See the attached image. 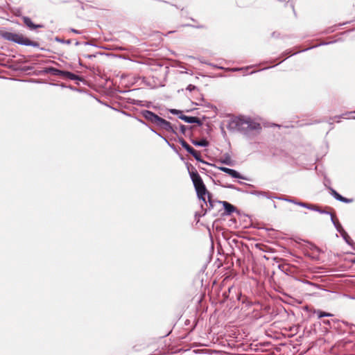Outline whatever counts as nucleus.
<instances>
[{"instance_id":"obj_13","label":"nucleus","mask_w":355,"mask_h":355,"mask_svg":"<svg viewBox=\"0 0 355 355\" xmlns=\"http://www.w3.org/2000/svg\"><path fill=\"white\" fill-rule=\"evenodd\" d=\"M194 157L195 159L197 160V161H199V162H203V163H205V162H204L202 159H201V155H200V153L199 151H197L195 149L193 150V153H191Z\"/></svg>"},{"instance_id":"obj_6","label":"nucleus","mask_w":355,"mask_h":355,"mask_svg":"<svg viewBox=\"0 0 355 355\" xmlns=\"http://www.w3.org/2000/svg\"><path fill=\"white\" fill-rule=\"evenodd\" d=\"M156 125L168 132L173 131V128L171 126V123L161 117L158 120V122L157 123Z\"/></svg>"},{"instance_id":"obj_20","label":"nucleus","mask_w":355,"mask_h":355,"mask_svg":"<svg viewBox=\"0 0 355 355\" xmlns=\"http://www.w3.org/2000/svg\"><path fill=\"white\" fill-rule=\"evenodd\" d=\"M331 194L334 196V197L338 200V196H337V194H339L338 192H336L335 190H331Z\"/></svg>"},{"instance_id":"obj_11","label":"nucleus","mask_w":355,"mask_h":355,"mask_svg":"<svg viewBox=\"0 0 355 355\" xmlns=\"http://www.w3.org/2000/svg\"><path fill=\"white\" fill-rule=\"evenodd\" d=\"M313 313L317 314L318 318H321L322 317H331L333 316V314L327 312L322 311L321 310H314Z\"/></svg>"},{"instance_id":"obj_16","label":"nucleus","mask_w":355,"mask_h":355,"mask_svg":"<svg viewBox=\"0 0 355 355\" xmlns=\"http://www.w3.org/2000/svg\"><path fill=\"white\" fill-rule=\"evenodd\" d=\"M63 73H64V75L70 78L71 80H76L77 79V76L71 73V72H69V71H64V72H62Z\"/></svg>"},{"instance_id":"obj_19","label":"nucleus","mask_w":355,"mask_h":355,"mask_svg":"<svg viewBox=\"0 0 355 355\" xmlns=\"http://www.w3.org/2000/svg\"><path fill=\"white\" fill-rule=\"evenodd\" d=\"M196 89V87L193 85H189L188 87H187V89L191 92V91H193Z\"/></svg>"},{"instance_id":"obj_2","label":"nucleus","mask_w":355,"mask_h":355,"mask_svg":"<svg viewBox=\"0 0 355 355\" xmlns=\"http://www.w3.org/2000/svg\"><path fill=\"white\" fill-rule=\"evenodd\" d=\"M235 128L240 131L248 132L251 130H259L261 128L260 124L250 118L239 117L232 122Z\"/></svg>"},{"instance_id":"obj_1","label":"nucleus","mask_w":355,"mask_h":355,"mask_svg":"<svg viewBox=\"0 0 355 355\" xmlns=\"http://www.w3.org/2000/svg\"><path fill=\"white\" fill-rule=\"evenodd\" d=\"M0 35L6 40L12 41L19 44L38 47L37 42L32 41L20 33H10L7 31L0 32Z\"/></svg>"},{"instance_id":"obj_17","label":"nucleus","mask_w":355,"mask_h":355,"mask_svg":"<svg viewBox=\"0 0 355 355\" xmlns=\"http://www.w3.org/2000/svg\"><path fill=\"white\" fill-rule=\"evenodd\" d=\"M327 209H328L329 210L325 211V210L322 209V208L319 207V211H318V212H320V213L330 214L331 215V216H332V217H334V214H331V211L332 209H331V208H330V207H328Z\"/></svg>"},{"instance_id":"obj_12","label":"nucleus","mask_w":355,"mask_h":355,"mask_svg":"<svg viewBox=\"0 0 355 355\" xmlns=\"http://www.w3.org/2000/svg\"><path fill=\"white\" fill-rule=\"evenodd\" d=\"M193 144L195 146H205V147L208 146V145H209V142L206 139H202L200 141H193Z\"/></svg>"},{"instance_id":"obj_26","label":"nucleus","mask_w":355,"mask_h":355,"mask_svg":"<svg viewBox=\"0 0 355 355\" xmlns=\"http://www.w3.org/2000/svg\"><path fill=\"white\" fill-rule=\"evenodd\" d=\"M352 263H355V258L352 260Z\"/></svg>"},{"instance_id":"obj_24","label":"nucleus","mask_w":355,"mask_h":355,"mask_svg":"<svg viewBox=\"0 0 355 355\" xmlns=\"http://www.w3.org/2000/svg\"><path fill=\"white\" fill-rule=\"evenodd\" d=\"M323 323L325 324H330L329 320H323Z\"/></svg>"},{"instance_id":"obj_21","label":"nucleus","mask_w":355,"mask_h":355,"mask_svg":"<svg viewBox=\"0 0 355 355\" xmlns=\"http://www.w3.org/2000/svg\"><path fill=\"white\" fill-rule=\"evenodd\" d=\"M220 169L222 171H223V172H225V173H228V171L230 170V168H226V167H221V168H220Z\"/></svg>"},{"instance_id":"obj_5","label":"nucleus","mask_w":355,"mask_h":355,"mask_svg":"<svg viewBox=\"0 0 355 355\" xmlns=\"http://www.w3.org/2000/svg\"><path fill=\"white\" fill-rule=\"evenodd\" d=\"M142 116L148 121L152 122L154 124H157L159 116L151 111L145 110L142 112Z\"/></svg>"},{"instance_id":"obj_18","label":"nucleus","mask_w":355,"mask_h":355,"mask_svg":"<svg viewBox=\"0 0 355 355\" xmlns=\"http://www.w3.org/2000/svg\"><path fill=\"white\" fill-rule=\"evenodd\" d=\"M308 207L314 211H319V207L315 205H310Z\"/></svg>"},{"instance_id":"obj_23","label":"nucleus","mask_w":355,"mask_h":355,"mask_svg":"<svg viewBox=\"0 0 355 355\" xmlns=\"http://www.w3.org/2000/svg\"><path fill=\"white\" fill-rule=\"evenodd\" d=\"M180 128H181V130H182V132L184 133V131H185V129H186L185 126H184V125H181V127H180Z\"/></svg>"},{"instance_id":"obj_14","label":"nucleus","mask_w":355,"mask_h":355,"mask_svg":"<svg viewBox=\"0 0 355 355\" xmlns=\"http://www.w3.org/2000/svg\"><path fill=\"white\" fill-rule=\"evenodd\" d=\"M227 174L234 178H241L239 173H238L236 171L232 169V168H230Z\"/></svg>"},{"instance_id":"obj_25","label":"nucleus","mask_w":355,"mask_h":355,"mask_svg":"<svg viewBox=\"0 0 355 355\" xmlns=\"http://www.w3.org/2000/svg\"><path fill=\"white\" fill-rule=\"evenodd\" d=\"M172 113H176L177 112V110H172L171 111Z\"/></svg>"},{"instance_id":"obj_9","label":"nucleus","mask_w":355,"mask_h":355,"mask_svg":"<svg viewBox=\"0 0 355 355\" xmlns=\"http://www.w3.org/2000/svg\"><path fill=\"white\" fill-rule=\"evenodd\" d=\"M223 207L225 208V212L227 214H231L236 209L234 206H233L232 205H231L230 203H229V202H227L226 201H223Z\"/></svg>"},{"instance_id":"obj_22","label":"nucleus","mask_w":355,"mask_h":355,"mask_svg":"<svg viewBox=\"0 0 355 355\" xmlns=\"http://www.w3.org/2000/svg\"><path fill=\"white\" fill-rule=\"evenodd\" d=\"M71 31L73 32V33H75L76 34H80V32L79 31H77V30H75V29H73V28L71 29Z\"/></svg>"},{"instance_id":"obj_4","label":"nucleus","mask_w":355,"mask_h":355,"mask_svg":"<svg viewBox=\"0 0 355 355\" xmlns=\"http://www.w3.org/2000/svg\"><path fill=\"white\" fill-rule=\"evenodd\" d=\"M189 175L193 183L195 189L205 184L200 175L196 169L189 171Z\"/></svg>"},{"instance_id":"obj_3","label":"nucleus","mask_w":355,"mask_h":355,"mask_svg":"<svg viewBox=\"0 0 355 355\" xmlns=\"http://www.w3.org/2000/svg\"><path fill=\"white\" fill-rule=\"evenodd\" d=\"M196 191L198 198L205 203L207 206L206 209H211L214 207L211 200V194L207 191L205 184L197 188Z\"/></svg>"},{"instance_id":"obj_15","label":"nucleus","mask_w":355,"mask_h":355,"mask_svg":"<svg viewBox=\"0 0 355 355\" xmlns=\"http://www.w3.org/2000/svg\"><path fill=\"white\" fill-rule=\"evenodd\" d=\"M337 196H338V200H339V201H341V202H343L345 203H350V202H354L353 198H347L342 196L340 194H337Z\"/></svg>"},{"instance_id":"obj_10","label":"nucleus","mask_w":355,"mask_h":355,"mask_svg":"<svg viewBox=\"0 0 355 355\" xmlns=\"http://www.w3.org/2000/svg\"><path fill=\"white\" fill-rule=\"evenodd\" d=\"M180 143L182 148H184L188 153L190 154L193 153L194 148H192L184 139H180Z\"/></svg>"},{"instance_id":"obj_8","label":"nucleus","mask_w":355,"mask_h":355,"mask_svg":"<svg viewBox=\"0 0 355 355\" xmlns=\"http://www.w3.org/2000/svg\"><path fill=\"white\" fill-rule=\"evenodd\" d=\"M23 21L24 23L30 28V29H35L37 28L42 27V25H35L34 24L31 19L28 17H23Z\"/></svg>"},{"instance_id":"obj_7","label":"nucleus","mask_w":355,"mask_h":355,"mask_svg":"<svg viewBox=\"0 0 355 355\" xmlns=\"http://www.w3.org/2000/svg\"><path fill=\"white\" fill-rule=\"evenodd\" d=\"M180 118L181 119H182L183 121H184L185 122L187 123H198L199 125L201 124V121L199 118L198 117H196V116H186V115H181L180 116Z\"/></svg>"}]
</instances>
